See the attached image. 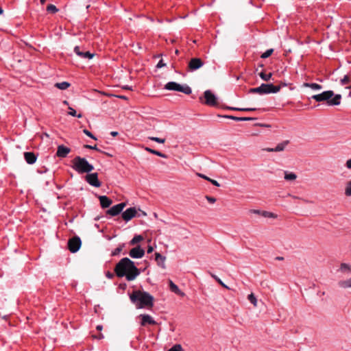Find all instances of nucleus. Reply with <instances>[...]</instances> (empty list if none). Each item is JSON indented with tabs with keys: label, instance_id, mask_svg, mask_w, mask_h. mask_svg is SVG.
Listing matches in <instances>:
<instances>
[{
	"label": "nucleus",
	"instance_id": "24",
	"mask_svg": "<svg viewBox=\"0 0 351 351\" xmlns=\"http://www.w3.org/2000/svg\"><path fill=\"white\" fill-rule=\"evenodd\" d=\"M145 149L147 152H149V153H152V154H154V155H156V156H160V157H161V158H166L167 157L166 154H163V153H162V152H158V151H157V150H155V149H151V148H149V147H145Z\"/></svg>",
	"mask_w": 351,
	"mask_h": 351
},
{
	"label": "nucleus",
	"instance_id": "56",
	"mask_svg": "<svg viewBox=\"0 0 351 351\" xmlns=\"http://www.w3.org/2000/svg\"><path fill=\"white\" fill-rule=\"evenodd\" d=\"M153 251V247L149 246L147 249V253H151Z\"/></svg>",
	"mask_w": 351,
	"mask_h": 351
},
{
	"label": "nucleus",
	"instance_id": "37",
	"mask_svg": "<svg viewBox=\"0 0 351 351\" xmlns=\"http://www.w3.org/2000/svg\"><path fill=\"white\" fill-rule=\"evenodd\" d=\"M69 112H68L69 115L72 117H77L78 118L82 117L81 114H77L76 111L71 107H69Z\"/></svg>",
	"mask_w": 351,
	"mask_h": 351
},
{
	"label": "nucleus",
	"instance_id": "12",
	"mask_svg": "<svg viewBox=\"0 0 351 351\" xmlns=\"http://www.w3.org/2000/svg\"><path fill=\"white\" fill-rule=\"evenodd\" d=\"M136 215V209L135 207H130L129 208H127L124 212L122 213V218L124 221L126 222L131 220L132 218H134Z\"/></svg>",
	"mask_w": 351,
	"mask_h": 351
},
{
	"label": "nucleus",
	"instance_id": "15",
	"mask_svg": "<svg viewBox=\"0 0 351 351\" xmlns=\"http://www.w3.org/2000/svg\"><path fill=\"white\" fill-rule=\"evenodd\" d=\"M71 152V149L60 145L58 146L56 156L59 158H65Z\"/></svg>",
	"mask_w": 351,
	"mask_h": 351
},
{
	"label": "nucleus",
	"instance_id": "3",
	"mask_svg": "<svg viewBox=\"0 0 351 351\" xmlns=\"http://www.w3.org/2000/svg\"><path fill=\"white\" fill-rule=\"evenodd\" d=\"M311 98L316 101L321 102L326 101L328 106H338L341 103V95H335L332 90H326L317 95H314Z\"/></svg>",
	"mask_w": 351,
	"mask_h": 351
},
{
	"label": "nucleus",
	"instance_id": "55",
	"mask_svg": "<svg viewBox=\"0 0 351 351\" xmlns=\"http://www.w3.org/2000/svg\"><path fill=\"white\" fill-rule=\"evenodd\" d=\"M118 98H120V99H127V97L124 96V95H117V96Z\"/></svg>",
	"mask_w": 351,
	"mask_h": 351
},
{
	"label": "nucleus",
	"instance_id": "18",
	"mask_svg": "<svg viewBox=\"0 0 351 351\" xmlns=\"http://www.w3.org/2000/svg\"><path fill=\"white\" fill-rule=\"evenodd\" d=\"M24 158L26 162L29 165L34 164L37 160V156L34 152H25Z\"/></svg>",
	"mask_w": 351,
	"mask_h": 351
},
{
	"label": "nucleus",
	"instance_id": "51",
	"mask_svg": "<svg viewBox=\"0 0 351 351\" xmlns=\"http://www.w3.org/2000/svg\"><path fill=\"white\" fill-rule=\"evenodd\" d=\"M209 182H211L213 185H215L216 186H220L219 183L217 181L215 180H213V179L210 178Z\"/></svg>",
	"mask_w": 351,
	"mask_h": 351
},
{
	"label": "nucleus",
	"instance_id": "16",
	"mask_svg": "<svg viewBox=\"0 0 351 351\" xmlns=\"http://www.w3.org/2000/svg\"><path fill=\"white\" fill-rule=\"evenodd\" d=\"M74 52L80 58L84 59H91L94 54L91 53L90 51H82L80 50V47L78 46L75 47Z\"/></svg>",
	"mask_w": 351,
	"mask_h": 351
},
{
	"label": "nucleus",
	"instance_id": "63",
	"mask_svg": "<svg viewBox=\"0 0 351 351\" xmlns=\"http://www.w3.org/2000/svg\"><path fill=\"white\" fill-rule=\"evenodd\" d=\"M64 104H68V101H64L63 102Z\"/></svg>",
	"mask_w": 351,
	"mask_h": 351
},
{
	"label": "nucleus",
	"instance_id": "6",
	"mask_svg": "<svg viewBox=\"0 0 351 351\" xmlns=\"http://www.w3.org/2000/svg\"><path fill=\"white\" fill-rule=\"evenodd\" d=\"M261 95L276 93L280 91L281 86H275L273 84H262L260 86Z\"/></svg>",
	"mask_w": 351,
	"mask_h": 351
},
{
	"label": "nucleus",
	"instance_id": "7",
	"mask_svg": "<svg viewBox=\"0 0 351 351\" xmlns=\"http://www.w3.org/2000/svg\"><path fill=\"white\" fill-rule=\"evenodd\" d=\"M81 245V239L79 237L77 236L70 239L68 241V248L72 253L77 252L80 250Z\"/></svg>",
	"mask_w": 351,
	"mask_h": 351
},
{
	"label": "nucleus",
	"instance_id": "28",
	"mask_svg": "<svg viewBox=\"0 0 351 351\" xmlns=\"http://www.w3.org/2000/svg\"><path fill=\"white\" fill-rule=\"evenodd\" d=\"M339 271L343 273L351 271V265L343 263L340 265Z\"/></svg>",
	"mask_w": 351,
	"mask_h": 351
},
{
	"label": "nucleus",
	"instance_id": "49",
	"mask_svg": "<svg viewBox=\"0 0 351 351\" xmlns=\"http://www.w3.org/2000/svg\"><path fill=\"white\" fill-rule=\"evenodd\" d=\"M261 212H263V210L256 209L250 210V213L260 215H261Z\"/></svg>",
	"mask_w": 351,
	"mask_h": 351
},
{
	"label": "nucleus",
	"instance_id": "10",
	"mask_svg": "<svg viewBox=\"0 0 351 351\" xmlns=\"http://www.w3.org/2000/svg\"><path fill=\"white\" fill-rule=\"evenodd\" d=\"M203 65L204 62L200 58H193L189 62L188 67L191 71H194L201 68Z\"/></svg>",
	"mask_w": 351,
	"mask_h": 351
},
{
	"label": "nucleus",
	"instance_id": "58",
	"mask_svg": "<svg viewBox=\"0 0 351 351\" xmlns=\"http://www.w3.org/2000/svg\"><path fill=\"white\" fill-rule=\"evenodd\" d=\"M97 329L98 330H101L102 329V326H101V325H98V326H97Z\"/></svg>",
	"mask_w": 351,
	"mask_h": 351
},
{
	"label": "nucleus",
	"instance_id": "8",
	"mask_svg": "<svg viewBox=\"0 0 351 351\" xmlns=\"http://www.w3.org/2000/svg\"><path fill=\"white\" fill-rule=\"evenodd\" d=\"M204 97L206 105L215 106L217 104L216 96L210 90H207L204 93Z\"/></svg>",
	"mask_w": 351,
	"mask_h": 351
},
{
	"label": "nucleus",
	"instance_id": "64",
	"mask_svg": "<svg viewBox=\"0 0 351 351\" xmlns=\"http://www.w3.org/2000/svg\"><path fill=\"white\" fill-rule=\"evenodd\" d=\"M348 96H349V97H351V91L349 93Z\"/></svg>",
	"mask_w": 351,
	"mask_h": 351
},
{
	"label": "nucleus",
	"instance_id": "59",
	"mask_svg": "<svg viewBox=\"0 0 351 351\" xmlns=\"http://www.w3.org/2000/svg\"><path fill=\"white\" fill-rule=\"evenodd\" d=\"M123 88L127 90H131V88L129 86H125L123 87Z\"/></svg>",
	"mask_w": 351,
	"mask_h": 351
},
{
	"label": "nucleus",
	"instance_id": "9",
	"mask_svg": "<svg viewBox=\"0 0 351 351\" xmlns=\"http://www.w3.org/2000/svg\"><path fill=\"white\" fill-rule=\"evenodd\" d=\"M85 180L93 186L99 187L101 186V182L98 180L97 173H88L85 177Z\"/></svg>",
	"mask_w": 351,
	"mask_h": 351
},
{
	"label": "nucleus",
	"instance_id": "23",
	"mask_svg": "<svg viewBox=\"0 0 351 351\" xmlns=\"http://www.w3.org/2000/svg\"><path fill=\"white\" fill-rule=\"evenodd\" d=\"M338 285L343 289L351 288V277L347 280H339Z\"/></svg>",
	"mask_w": 351,
	"mask_h": 351
},
{
	"label": "nucleus",
	"instance_id": "46",
	"mask_svg": "<svg viewBox=\"0 0 351 351\" xmlns=\"http://www.w3.org/2000/svg\"><path fill=\"white\" fill-rule=\"evenodd\" d=\"M256 110V108H240L239 111H244V112H250V111H255Z\"/></svg>",
	"mask_w": 351,
	"mask_h": 351
},
{
	"label": "nucleus",
	"instance_id": "33",
	"mask_svg": "<svg viewBox=\"0 0 351 351\" xmlns=\"http://www.w3.org/2000/svg\"><path fill=\"white\" fill-rule=\"evenodd\" d=\"M47 11L55 14L58 11V9L56 7V5L53 4H49L47 6Z\"/></svg>",
	"mask_w": 351,
	"mask_h": 351
},
{
	"label": "nucleus",
	"instance_id": "44",
	"mask_svg": "<svg viewBox=\"0 0 351 351\" xmlns=\"http://www.w3.org/2000/svg\"><path fill=\"white\" fill-rule=\"evenodd\" d=\"M84 147H86L87 149H93V150H96V151L101 152V151L97 147V145L92 146V145H84Z\"/></svg>",
	"mask_w": 351,
	"mask_h": 351
},
{
	"label": "nucleus",
	"instance_id": "19",
	"mask_svg": "<svg viewBox=\"0 0 351 351\" xmlns=\"http://www.w3.org/2000/svg\"><path fill=\"white\" fill-rule=\"evenodd\" d=\"M101 206L103 208H108L112 203V201L106 195H101L99 197Z\"/></svg>",
	"mask_w": 351,
	"mask_h": 351
},
{
	"label": "nucleus",
	"instance_id": "43",
	"mask_svg": "<svg viewBox=\"0 0 351 351\" xmlns=\"http://www.w3.org/2000/svg\"><path fill=\"white\" fill-rule=\"evenodd\" d=\"M83 132H84L86 135H87L88 136L90 137L91 138L95 139V140H97L96 137H95V136H94V135H93V134L90 131H88V130L84 129V130H83Z\"/></svg>",
	"mask_w": 351,
	"mask_h": 351
},
{
	"label": "nucleus",
	"instance_id": "40",
	"mask_svg": "<svg viewBox=\"0 0 351 351\" xmlns=\"http://www.w3.org/2000/svg\"><path fill=\"white\" fill-rule=\"evenodd\" d=\"M211 276L219 283L220 284L221 286H223V287L225 288H228L221 280V279H219L216 275L215 274H211Z\"/></svg>",
	"mask_w": 351,
	"mask_h": 351
},
{
	"label": "nucleus",
	"instance_id": "14",
	"mask_svg": "<svg viewBox=\"0 0 351 351\" xmlns=\"http://www.w3.org/2000/svg\"><path fill=\"white\" fill-rule=\"evenodd\" d=\"M139 317L141 318V325L143 326H145L147 324H156V322L148 314H142Z\"/></svg>",
	"mask_w": 351,
	"mask_h": 351
},
{
	"label": "nucleus",
	"instance_id": "39",
	"mask_svg": "<svg viewBox=\"0 0 351 351\" xmlns=\"http://www.w3.org/2000/svg\"><path fill=\"white\" fill-rule=\"evenodd\" d=\"M149 139H150L151 141L157 142L158 143H164L165 142V138H158V137L151 136V137H149Z\"/></svg>",
	"mask_w": 351,
	"mask_h": 351
},
{
	"label": "nucleus",
	"instance_id": "32",
	"mask_svg": "<svg viewBox=\"0 0 351 351\" xmlns=\"http://www.w3.org/2000/svg\"><path fill=\"white\" fill-rule=\"evenodd\" d=\"M259 76H260V77H261L263 80H264V81H267H267H269V80L271 79V76H272V74H271V73H268V74H266V73H263V72H261V73H259Z\"/></svg>",
	"mask_w": 351,
	"mask_h": 351
},
{
	"label": "nucleus",
	"instance_id": "1",
	"mask_svg": "<svg viewBox=\"0 0 351 351\" xmlns=\"http://www.w3.org/2000/svg\"><path fill=\"white\" fill-rule=\"evenodd\" d=\"M114 273L117 277H125L128 281L134 280L141 274L134 263L126 257L121 258L116 265Z\"/></svg>",
	"mask_w": 351,
	"mask_h": 351
},
{
	"label": "nucleus",
	"instance_id": "48",
	"mask_svg": "<svg viewBox=\"0 0 351 351\" xmlns=\"http://www.w3.org/2000/svg\"><path fill=\"white\" fill-rule=\"evenodd\" d=\"M114 274H113V273H112V272H110V271H107V272L106 273V276L108 278H109V279H112V278H114Z\"/></svg>",
	"mask_w": 351,
	"mask_h": 351
},
{
	"label": "nucleus",
	"instance_id": "13",
	"mask_svg": "<svg viewBox=\"0 0 351 351\" xmlns=\"http://www.w3.org/2000/svg\"><path fill=\"white\" fill-rule=\"evenodd\" d=\"M145 254V251L139 245L130 250L129 255L133 258H141Z\"/></svg>",
	"mask_w": 351,
	"mask_h": 351
},
{
	"label": "nucleus",
	"instance_id": "41",
	"mask_svg": "<svg viewBox=\"0 0 351 351\" xmlns=\"http://www.w3.org/2000/svg\"><path fill=\"white\" fill-rule=\"evenodd\" d=\"M261 89L260 86L256 87V88H252L249 90V93H257V94L261 95Z\"/></svg>",
	"mask_w": 351,
	"mask_h": 351
},
{
	"label": "nucleus",
	"instance_id": "2",
	"mask_svg": "<svg viewBox=\"0 0 351 351\" xmlns=\"http://www.w3.org/2000/svg\"><path fill=\"white\" fill-rule=\"evenodd\" d=\"M130 299L136 308H151L154 306V297L144 291L136 290L132 291L130 294Z\"/></svg>",
	"mask_w": 351,
	"mask_h": 351
},
{
	"label": "nucleus",
	"instance_id": "11",
	"mask_svg": "<svg viewBox=\"0 0 351 351\" xmlns=\"http://www.w3.org/2000/svg\"><path fill=\"white\" fill-rule=\"evenodd\" d=\"M126 204L124 202L118 204L108 209L106 213L107 215H110L111 216H117L121 213V211L123 210Z\"/></svg>",
	"mask_w": 351,
	"mask_h": 351
},
{
	"label": "nucleus",
	"instance_id": "29",
	"mask_svg": "<svg viewBox=\"0 0 351 351\" xmlns=\"http://www.w3.org/2000/svg\"><path fill=\"white\" fill-rule=\"evenodd\" d=\"M345 195L348 197L351 196V180L348 181L346 184Z\"/></svg>",
	"mask_w": 351,
	"mask_h": 351
},
{
	"label": "nucleus",
	"instance_id": "36",
	"mask_svg": "<svg viewBox=\"0 0 351 351\" xmlns=\"http://www.w3.org/2000/svg\"><path fill=\"white\" fill-rule=\"evenodd\" d=\"M273 51H274L273 49H267L265 52L262 53V55L261 56V58H264V59L267 58L272 54Z\"/></svg>",
	"mask_w": 351,
	"mask_h": 351
},
{
	"label": "nucleus",
	"instance_id": "22",
	"mask_svg": "<svg viewBox=\"0 0 351 351\" xmlns=\"http://www.w3.org/2000/svg\"><path fill=\"white\" fill-rule=\"evenodd\" d=\"M169 289H170V290L172 292H173V293H176V294H178V295H179L180 296H184V293L182 292L178 288V287L176 284H174L171 280H169Z\"/></svg>",
	"mask_w": 351,
	"mask_h": 351
},
{
	"label": "nucleus",
	"instance_id": "4",
	"mask_svg": "<svg viewBox=\"0 0 351 351\" xmlns=\"http://www.w3.org/2000/svg\"><path fill=\"white\" fill-rule=\"evenodd\" d=\"M72 168L79 173H89L94 169L93 165L80 156H76L72 160Z\"/></svg>",
	"mask_w": 351,
	"mask_h": 351
},
{
	"label": "nucleus",
	"instance_id": "17",
	"mask_svg": "<svg viewBox=\"0 0 351 351\" xmlns=\"http://www.w3.org/2000/svg\"><path fill=\"white\" fill-rule=\"evenodd\" d=\"M289 141H285L280 143H278L276 147L274 148H265L264 150L268 152H282L285 148L286 147V146L289 144Z\"/></svg>",
	"mask_w": 351,
	"mask_h": 351
},
{
	"label": "nucleus",
	"instance_id": "57",
	"mask_svg": "<svg viewBox=\"0 0 351 351\" xmlns=\"http://www.w3.org/2000/svg\"><path fill=\"white\" fill-rule=\"evenodd\" d=\"M110 134H111L112 136H116L118 134V132H110Z\"/></svg>",
	"mask_w": 351,
	"mask_h": 351
},
{
	"label": "nucleus",
	"instance_id": "62",
	"mask_svg": "<svg viewBox=\"0 0 351 351\" xmlns=\"http://www.w3.org/2000/svg\"><path fill=\"white\" fill-rule=\"evenodd\" d=\"M3 10L1 8H0V14H3Z\"/></svg>",
	"mask_w": 351,
	"mask_h": 351
},
{
	"label": "nucleus",
	"instance_id": "54",
	"mask_svg": "<svg viewBox=\"0 0 351 351\" xmlns=\"http://www.w3.org/2000/svg\"><path fill=\"white\" fill-rule=\"evenodd\" d=\"M127 285L125 283H123V284H120L119 285V288L120 289H125L126 288Z\"/></svg>",
	"mask_w": 351,
	"mask_h": 351
},
{
	"label": "nucleus",
	"instance_id": "42",
	"mask_svg": "<svg viewBox=\"0 0 351 351\" xmlns=\"http://www.w3.org/2000/svg\"><path fill=\"white\" fill-rule=\"evenodd\" d=\"M350 82V78L348 75H345L341 80V85H346Z\"/></svg>",
	"mask_w": 351,
	"mask_h": 351
},
{
	"label": "nucleus",
	"instance_id": "50",
	"mask_svg": "<svg viewBox=\"0 0 351 351\" xmlns=\"http://www.w3.org/2000/svg\"><path fill=\"white\" fill-rule=\"evenodd\" d=\"M346 167L348 169H351V158L350 159H348L346 162Z\"/></svg>",
	"mask_w": 351,
	"mask_h": 351
},
{
	"label": "nucleus",
	"instance_id": "38",
	"mask_svg": "<svg viewBox=\"0 0 351 351\" xmlns=\"http://www.w3.org/2000/svg\"><path fill=\"white\" fill-rule=\"evenodd\" d=\"M168 351H184L181 345L176 344L172 348H171Z\"/></svg>",
	"mask_w": 351,
	"mask_h": 351
},
{
	"label": "nucleus",
	"instance_id": "60",
	"mask_svg": "<svg viewBox=\"0 0 351 351\" xmlns=\"http://www.w3.org/2000/svg\"><path fill=\"white\" fill-rule=\"evenodd\" d=\"M276 259L281 261V260H283V257L278 256V257H276Z\"/></svg>",
	"mask_w": 351,
	"mask_h": 351
},
{
	"label": "nucleus",
	"instance_id": "53",
	"mask_svg": "<svg viewBox=\"0 0 351 351\" xmlns=\"http://www.w3.org/2000/svg\"><path fill=\"white\" fill-rule=\"evenodd\" d=\"M227 108L230 110H237V111H239V109H240V108H236V107H227Z\"/></svg>",
	"mask_w": 351,
	"mask_h": 351
},
{
	"label": "nucleus",
	"instance_id": "61",
	"mask_svg": "<svg viewBox=\"0 0 351 351\" xmlns=\"http://www.w3.org/2000/svg\"><path fill=\"white\" fill-rule=\"evenodd\" d=\"M47 0H40L41 4H44Z\"/></svg>",
	"mask_w": 351,
	"mask_h": 351
},
{
	"label": "nucleus",
	"instance_id": "25",
	"mask_svg": "<svg viewBox=\"0 0 351 351\" xmlns=\"http://www.w3.org/2000/svg\"><path fill=\"white\" fill-rule=\"evenodd\" d=\"M303 86L311 88L313 90H321L322 88V86L320 84H316V83H308L305 82L303 84Z\"/></svg>",
	"mask_w": 351,
	"mask_h": 351
},
{
	"label": "nucleus",
	"instance_id": "35",
	"mask_svg": "<svg viewBox=\"0 0 351 351\" xmlns=\"http://www.w3.org/2000/svg\"><path fill=\"white\" fill-rule=\"evenodd\" d=\"M123 247V245H119L112 252L111 255L113 256L119 255L120 252L122 251Z\"/></svg>",
	"mask_w": 351,
	"mask_h": 351
},
{
	"label": "nucleus",
	"instance_id": "31",
	"mask_svg": "<svg viewBox=\"0 0 351 351\" xmlns=\"http://www.w3.org/2000/svg\"><path fill=\"white\" fill-rule=\"evenodd\" d=\"M261 216H263L264 217H267V218H276L277 217V215H275L274 213L268 212V211H265V210H263V212H261Z\"/></svg>",
	"mask_w": 351,
	"mask_h": 351
},
{
	"label": "nucleus",
	"instance_id": "5",
	"mask_svg": "<svg viewBox=\"0 0 351 351\" xmlns=\"http://www.w3.org/2000/svg\"><path fill=\"white\" fill-rule=\"evenodd\" d=\"M165 88L169 90H175L183 93L186 95H190L192 92L191 88L188 85H180L175 82H169L165 86Z\"/></svg>",
	"mask_w": 351,
	"mask_h": 351
},
{
	"label": "nucleus",
	"instance_id": "30",
	"mask_svg": "<svg viewBox=\"0 0 351 351\" xmlns=\"http://www.w3.org/2000/svg\"><path fill=\"white\" fill-rule=\"evenodd\" d=\"M143 239L141 235H135L130 241V245H135L136 243L141 242Z\"/></svg>",
	"mask_w": 351,
	"mask_h": 351
},
{
	"label": "nucleus",
	"instance_id": "47",
	"mask_svg": "<svg viewBox=\"0 0 351 351\" xmlns=\"http://www.w3.org/2000/svg\"><path fill=\"white\" fill-rule=\"evenodd\" d=\"M166 66V64H165V63H164V62H163V60H160L158 62V64H157V65H156V67H157L158 69H160V68L164 67V66Z\"/></svg>",
	"mask_w": 351,
	"mask_h": 351
},
{
	"label": "nucleus",
	"instance_id": "20",
	"mask_svg": "<svg viewBox=\"0 0 351 351\" xmlns=\"http://www.w3.org/2000/svg\"><path fill=\"white\" fill-rule=\"evenodd\" d=\"M155 260L157 262V264L159 267H162V269L165 268V262L166 260L165 256L161 255L158 252H156L155 253Z\"/></svg>",
	"mask_w": 351,
	"mask_h": 351
},
{
	"label": "nucleus",
	"instance_id": "27",
	"mask_svg": "<svg viewBox=\"0 0 351 351\" xmlns=\"http://www.w3.org/2000/svg\"><path fill=\"white\" fill-rule=\"evenodd\" d=\"M55 86L60 90H66L70 86V84L67 82H62L60 83H56Z\"/></svg>",
	"mask_w": 351,
	"mask_h": 351
},
{
	"label": "nucleus",
	"instance_id": "45",
	"mask_svg": "<svg viewBox=\"0 0 351 351\" xmlns=\"http://www.w3.org/2000/svg\"><path fill=\"white\" fill-rule=\"evenodd\" d=\"M206 199L210 204H214L216 202V200H217L215 197H211V196H208V195L206 196Z\"/></svg>",
	"mask_w": 351,
	"mask_h": 351
},
{
	"label": "nucleus",
	"instance_id": "21",
	"mask_svg": "<svg viewBox=\"0 0 351 351\" xmlns=\"http://www.w3.org/2000/svg\"><path fill=\"white\" fill-rule=\"evenodd\" d=\"M221 117H223V118L234 120V121H252V120H255L256 119V118H253V117H234V116H232V115H223V116H221Z\"/></svg>",
	"mask_w": 351,
	"mask_h": 351
},
{
	"label": "nucleus",
	"instance_id": "52",
	"mask_svg": "<svg viewBox=\"0 0 351 351\" xmlns=\"http://www.w3.org/2000/svg\"><path fill=\"white\" fill-rule=\"evenodd\" d=\"M197 176H198L199 177H200V178H204V179H205V180H208V181H209V180H210V178H209L208 177H207L206 176L203 175V174H202V173H197Z\"/></svg>",
	"mask_w": 351,
	"mask_h": 351
},
{
	"label": "nucleus",
	"instance_id": "26",
	"mask_svg": "<svg viewBox=\"0 0 351 351\" xmlns=\"http://www.w3.org/2000/svg\"><path fill=\"white\" fill-rule=\"evenodd\" d=\"M297 176L295 173L285 171V179L286 180H295Z\"/></svg>",
	"mask_w": 351,
	"mask_h": 351
},
{
	"label": "nucleus",
	"instance_id": "34",
	"mask_svg": "<svg viewBox=\"0 0 351 351\" xmlns=\"http://www.w3.org/2000/svg\"><path fill=\"white\" fill-rule=\"evenodd\" d=\"M247 299L254 306H257V299L253 293L250 294Z\"/></svg>",
	"mask_w": 351,
	"mask_h": 351
}]
</instances>
